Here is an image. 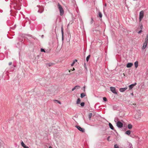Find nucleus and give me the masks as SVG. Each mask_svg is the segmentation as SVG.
Returning a JSON list of instances; mask_svg holds the SVG:
<instances>
[{"instance_id":"09e8293b","label":"nucleus","mask_w":148,"mask_h":148,"mask_svg":"<svg viewBox=\"0 0 148 148\" xmlns=\"http://www.w3.org/2000/svg\"><path fill=\"white\" fill-rule=\"evenodd\" d=\"M77 115H76V116H76V117H77Z\"/></svg>"},{"instance_id":"cd10ccee","label":"nucleus","mask_w":148,"mask_h":148,"mask_svg":"<svg viewBox=\"0 0 148 148\" xmlns=\"http://www.w3.org/2000/svg\"><path fill=\"white\" fill-rule=\"evenodd\" d=\"M54 101H56L57 103H58L60 104H61V103L60 102V101H59L55 100H54Z\"/></svg>"},{"instance_id":"5701e85b","label":"nucleus","mask_w":148,"mask_h":148,"mask_svg":"<svg viewBox=\"0 0 148 148\" xmlns=\"http://www.w3.org/2000/svg\"><path fill=\"white\" fill-rule=\"evenodd\" d=\"M85 96V94L84 93H82L81 94L80 97L81 98H83Z\"/></svg>"},{"instance_id":"6ab92c4d","label":"nucleus","mask_w":148,"mask_h":148,"mask_svg":"<svg viewBox=\"0 0 148 148\" xmlns=\"http://www.w3.org/2000/svg\"><path fill=\"white\" fill-rule=\"evenodd\" d=\"M92 114L91 113H90L88 115V117L90 119L91 117L92 116Z\"/></svg>"},{"instance_id":"f03ea898","label":"nucleus","mask_w":148,"mask_h":148,"mask_svg":"<svg viewBox=\"0 0 148 148\" xmlns=\"http://www.w3.org/2000/svg\"><path fill=\"white\" fill-rule=\"evenodd\" d=\"M58 7L60 12V16H62L64 13V11L60 3H58Z\"/></svg>"},{"instance_id":"6e6552de","label":"nucleus","mask_w":148,"mask_h":148,"mask_svg":"<svg viewBox=\"0 0 148 148\" xmlns=\"http://www.w3.org/2000/svg\"><path fill=\"white\" fill-rule=\"evenodd\" d=\"M75 127L81 132H85L84 129L81 128L79 126H75Z\"/></svg>"},{"instance_id":"58836bf2","label":"nucleus","mask_w":148,"mask_h":148,"mask_svg":"<svg viewBox=\"0 0 148 148\" xmlns=\"http://www.w3.org/2000/svg\"><path fill=\"white\" fill-rule=\"evenodd\" d=\"M129 146L130 147V148H131V147L132 146V145L131 143H130L129 144Z\"/></svg>"},{"instance_id":"79ce46f5","label":"nucleus","mask_w":148,"mask_h":148,"mask_svg":"<svg viewBox=\"0 0 148 148\" xmlns=\"http://www.w3.org/2000/svg\"><path fill=\"white\" fill-rule=\"evenodd\" d=\"M131 95H132V96H133L134 94H133V93H132L131 94Z\"/></svg>"},{"instance_id":"a19ab883","label":"nucleus","mask_w":148,"mask_h":148,"mask_svg":"<svg viewBox=\"0 0 148 148\" xmlns=\"http://www.w3.org/2000/svg\"><path fill=\"white\" fill-rule=\"evenodd\" d=\"M110 138V136H108V137L107 138V140H109V138Z\"/></svg>"},{"instance_id":"4c0bfd02","label":"nucleus","mask_w":148,"mask_h":148,"mask_svg":"<svg viewBox=\"0 0 148 148\" xmlns=\"http://www.w3.org/2000/svg\"><path fill=\"white\" fill-rule=\"evenodd\" d=\"M93 23V20L92 18H91V21L90 22L91 24H92Z\"/></svg>"},{"instance_id":"4be33fe9","label":"nucleus","mask_w":148,"mask_h":148,"mask_svg":"<svg viewBox=\"0 0 148 148\" xmlns=\"http://www.w3.org/2000/svg\"><path fill=\"white\" fill-rule=\"evenodd\" d=\"M81 100L79 98H78L77 100L76 103L77 104H79L80 103Z\"/></svg>"},{"instance_id":"37998d69","label":"nucleus","mask_w":148,"mask_h":148,"mask_svg":"<svg viewBox=\"0 0 148 148\" xmlns=\"http://www.w3.org/2000/svg\"><path fill=\"white\" fill-rule=\"evenodd\" d=\"M49 148H52V147L51 146H49Z\"/></svg>"},{"instance_id":"2eb2a0df","label":"nucleus","mask_w":148,"mask_h":148,"mask_svg":"<svg viewBox=\"0 0 148 148\" xmlns=\"http://www.w3.org/2000/svg\"><path fill=\"white\" fill-rule=\"evenodd\" d=\"M80 88V86H75L72 89V91H73L75 89H79Z\"/></svg>"},{"instance_id":"b1692460","label":"nucleus","mask_w":148,"mask_h":148,"mask_svg":"<svg viewBox=\"0 0 148 148\" xmlns=\"http://www.w3.org/2000/svg\"><path fill=\"white\" fill-rule=\"evenodd\" d=\"M99 16L100 18H101L102 16V13L100 12H99Z\"/></svg>"},{"instance_id":"9d476101","label":"nucleus","mask_w":148,"mask_h":148,"mask_svg":"<svg viewBox=\"0 0 148 148\" xmlns=\"http://www.w3.org/2000/svg\"><path fill=\"white\" fill-rule=\"evenodd\" d=\"M136 83L135 82L133 84H131L129 86L130 89V90L132 89L133 88V87H134L135 86H136Z\"/></svg>"},{"instance_id":"c756f323","label":"nucleus","mask_w":148,"mask_h":148,"mask_svg":"<svg viewBox=\"0 0 148 148\" xmlns=\"http://www.w3.org/2000/svg\"><path fill=\"white\" fill-rule=\"evenodd\" d=\"M114 148H119V146L117 144H115L114 145Z\"/></svg>"},{"instance_id":"72a5a7b5","label":"nucleus","mask_w":148,"mask_h":148,"mask_svg":"<svg viewBox=\"0 0 148 148\" xmlns=\"http://www.w3.org/2000/svg\"><path fill=\"white\" fill-rule=\"evenodd\" d=\"M41 52H45V50H44V49H42V48H41Z\"/></svg>"},{"instance_id":"412c9836","label":"nucleus","mask_w":148,"mask_h":148,"mask_svg":"<svg viewBox=\"0 0 148 148\" xmlns=\"http://www.w3.org/2000/svg\"><path fill=\"white\" fill-rule=\"evenodd\" d=\"M90 55H89L86 58V60L87 62H88V61L89 60L90 58Z\"/></svg>"},{"instance_id":"f3484780","label":"nucleus","mask_w":148,"mask_h":148,"mask_svg":"<svg viewBox=\"0 0 148 148\" xmlns=\"http://www.w3.org/2000/svg\"><path fill=\"white\" fill-rule=\"evenodd\" d=\"M131 133L130 130H127L125 132V134L128 135H129Z\"/></svg>"},{"instance_id":"7ed1b4c3","label":"nucleus","mask_w":148,"mask_h":148,"mask_svg":"<svg viewBox=\"0 0 148 148\" xmlns=\"http://www.w3.org/2000/svg\"><path fill=\"white\" fill-rule=\"evenodd\" d=\"M16 67V65L13 64L11 66H10L8 69H6L8 73L13 72L14 70Z\"/></svg>"},{"instance_id":"bb28decb","label":"nucleus","mask_w":148,"mask_h":148,"mask_svg":"<svg viewBox=\"0 0 148 148\" xmlns=\"http://www.w3.org/2000/svg\"><path fill=\"white\" fill-rule=\"evenodd\" d=\"M84 104H85L84 103V102H82V103H80V105H81V106L83 107V106H84Z\"/></svg>"},{"instance_id":"0eeeda50","label":"nucleus","mask_w":148,"mask_h":148,"mask_svg":"<svg viewBox=\"0 0 148 148\" xmlns=\"http://www.w3.org/2000/svg\"><path fill=\"white\" fill-rule=\"evenodd\" d=\"M116 125L119 128H121L123 127V124L120 121H118L116 123Z\"/></svg>"},{"instance_id":"c85d7f7f","label":"nucleus","mask_w":148,"mask_h":148,"mask_svg":"<svg viewBox=\"0 0 148 148\" xmlns=\"http://www.w3.org/2000/svg\"><path fill=\"white\" fill-rule=\"evenodd\" d=\"M103 100L104 101H107V98L106 97H103Z\"/></svg>"},{"instance_id":"39448f33","label":"nucleus","mask_w":148,"mask_h":148,"mask_svg":"<svg viewBox=\"0 0 148 148\" xmlns=\"http://www.w3.org/2000/svg\"><path fill=\"white\" fill-rule=\"evenodd\" d=\"M18 40L19 41H21V43L18 42L17 44L16 47L19 48H20V46L21 45L22 42H23V39L20 40V38H18Z\"/></svg>"},{"instance_id":"ea45409f","label":"nucleus","mask_w":148,"mask_h":148,"mask_svg":"<svg viewBox=\"0 0 148 148\" xmlns=\"http://www.w3.org/2000/svg\"><path fill=\"white\" fill-rule=\"evenodd\" d=\"M23 147L24 148H29V147L28 146H26V145L24 146Z\"/></svg>"},{"instance_id":"f257e3e1","label":"nucleus","mask_w":148,"mask_h":148,"mask_svg":"<svg viewBox=\"0 0 148 148\" xmlns=\"http://www.w3.org/2000/svg\"><path fill=\"white\" fill-rule=\"evenodd\" d=\"M148 42V34H147L146 37L145 39V41L143 43V45L142 47V49H145L146 47L147 43Z\"/></svg>"},{"instance_id":"7c9ffc66","label":"nucleus","mask_w":148,"mask_h":148,"mask_svg":"<svg viewBox=\"0 0 148 148\" xmlns=\"http://www.w3.org/2000/svg\"><path fill=\"white\" fill-rule=\"evenodd\" d=\"M17 6V3H15L14 4L13 7L15 9H16V8H15V6Z\"/></svg>"},{"instance_id":"a211bd4d","label":"nucleus","mask_w":148,"mask_h":148,"mask_svg":"<svg viewBox=\"0 0 148 148\" xmlns=\"http://www.w3.org/2000/svg\"><path fill=\"white\" fill-rule=\"evenodd\" d=\"M132 125L131 124H129L128 125V127L129 129H132Z\"/></svg>"},{"instance_id":"20e7f679","label":"nucleus","mask_w":148,"mask_h":148,"mask_svg":"<svg viewBox=\"0 0 148 148\" xmlns=\"http://www.w3.org/2000/svg\"><path fill=\"white\" fill-rule=\"evenodd\" d=\"M144 12L143 11H141L139 13V21H140L143 18L144 16Z\"/></svg>"},{"instance_id":"e433bc0d","label":"nucleus","mask_w":148,"mask_h":148,"mask_svg":"<svg viewBox=\"0 0 148 148\" xmlns=\"http://www.w3.org/2000/svg\"><path fill=\"white\" fill-rule=\"evenodd\" d=\"M142 32V30H140V31H139L138 32V34H140V33H141Z\"/></svg>"},{"instance_id":"de8ad7c7","label":"nucleus","mask_w":148,"mask_h":148,"mask_svg":"<svg viewBox=\"0 0 148 148\" xmlns=\"http://www.w3.org/2000/svg\"><path fill=\"white\" fill-rule=\"evenodd\" d=\"M43 35H42V37H43Z\"/></svg>"},{"instance_id":"a18cd8bd","label":"nucleus","mask_w":148,"mask_h":148,"mask_svg":"<svg viewBox=\"0 0 148 148\" xmlns=\"http://www.w3.org/2000/svg\"><path fill=\"white\" fill-rule=\"evenodd\" d=\"M84 88L85 89V86H84Z\"/></svg>"},{"instance_id":"2f4dec72","label":"nucleus","mask_w":148,"mask_h":148,"mask_svg":"<svg viewBox=\"0 0 148 148\" xmlns=\"http://www.w3.org/2000/svg\"><path fill=\"white\" fill-rule=\"evenodd\" d=\"M140 118V116H138V117H137V115H136L135 116V118L136 119H139V118Z\"/></svg>"},{"instance_id":"aec40b11","label":"nucleus","mask_w":148,"mask_h":148,"mask_svg":"<svg viewBox=\"0 0 148 148\" xmlns=\"http://www.w3.org/2000/svg\"><path fill=\"white\" fill-rule=\"evenodd\" d=\"M77 61V60L76 59H75L74 60V61H73L72 63L71 64V66H73V65H74V64H75V62H76Z\"/></svg>"},{"instance_id":"c03bdc74","label":"nucleus","mask_w":148,"mask_h":148,"mask_svg":"<svg viewBox=\"0 0 148 148\" xmlns=\"http://www.w3.org/2000/svg\"><path fill=\"white\" fill-rule=\"evenodd\" d=\"M29 36H30V37H32V35H29Z\"/></svg>"},{"instance_id":"393cba45","label":"nucleus","mask_w":148,"mask_h":148,"mask_svg":"<svg viewBox=\"0 0 148 148\" xmlns=\"http://www.w3.org/2000/svg\"><path fill=\"white\" fill-rule=\"evenodd\" d=\"M21 144L22 146V147H23L25 145L24 144V143L23 141H22L21 142Z\"/></svg>"},{"instance_id":"f8f14e48","label":"nucleus","mask_w":148,"mask_h":148,"mask_svg":"<svg viewBox=\"0 0 148 148\" xmlns=\"http://www.w3.org/2000/svg\"><path fill=\"white\" fill-rule=\"evenodd\" d=\"M133 65V64L132 63H128L127 65V68H130L131 67L132 65Z\"/></svg>"},{"instance_id":"49530a36","label":"nucleus","mask_w":148,"mask_h":148,"mask_svg":"<svg viewBox=\"0 0 148 148\" xmlns=\"http://www.w3.org/2000/svg\"><path fill=\"white\" fill-rule=\"evenodd\" d=\"M14 26H15V27H16V25H15Z\"/></svg>"},{"instance_id":"dca6fc26","label":"nucleus","mask_w":148,"mask_h":148,"mask_svg":"<svg viewBox=\"0 0 148 148\" xmlns=\"http://www.w3.org/2000/svg\"><path fill=\"white\" fill-rule=\"evenodd\" d=\"M134 66L136 68H137L138 66V62L136 61L134 62Z\"/></svg>"},{"instance_id":"9b49d317","label":"nucleus","mask_w":148,"mask_h":148,"mask_svg":"<svg viewBox=\"0 0 148 148\" xmlns=\"http://www.w3.org/2000/svg\"><path fill=\"white\" fill-rule=\"evenodd\" d=\"M61 32H62V40L63 41V40H64V32L63 31V27L62 26L61 27Z\"/></svg>"},{"instance_id":"f704fd0d","label":"nucleus","mask_w":148,"mask_h":148,"mask_svg":"<svg viewBox=\"0 0 148 148\" xmlns=\"http://www.w3.org/2000/svg\"><path fill=\"white\" fill-rule=\"evenodd\" d=\"M12 62H9L8 63V65H9V66H11V65H12Z\"/></svg>"},{"instance_id":"473e14b6","label":"nucleus","mask_w":148,"mask_h":148,"mask_svg":"<svg viewBox=\"0 0 148 148\" xmlns=\"http://www.w3.org/2000/svg\"><path fill=\"white\" fill-rule=\"evenodd\" d=\"M118 120V119L117 118H114V121L115 122H116Z\"/></svg>"},{"instance_id":"1a4fd4ad","label":"nucleus","mask_w":148,"mask_h":148,"mask_svg":"<svg viewBox=\"0 0 148 148\" xmlns=\"http://www.w3.org/2000/svg\"><path fill=\"white\" fill-rule=\"evenodd\" d=\"M110 90L113 93L115 94H117V93L116 91L115 88V87H111Z\"/></svg>"},{"instance_id":"c9c22d12","label":"nucleus","mask_w":148,"mask_h":148,"mask_svg":"<svg viewBox=\"0 0 148 148\" xmlns=\"http://www.w3.org/2000/svg\"><path fill=\"white\" fill-rule=\"evenodd\" d=\"M140 28L141 29V30L142 29H143V25H141L140 26Z\"/></svg>"},{"instance_id":"ddd939ff","label":"nucleus","mask_w":148,"mask_h":148,"mask_svg":"<svg viewBox=\"0 0 148 148\" xmlns=\"http://www.w3.org/2000/svg\"><path fill=\"white\" fill-rule=\"evenodd\" d=\"M127 89V87L124 88H121L120 89L119 91L121 92H123L125 91Z\"/></svg>"},{"instance_id":"423d86ee","label":"nucleus","mask_w":148,"mask_h":148,"mask_svg":"<svg viewBox=\"0 0 148 148\" xmlns=\"http://www.w3.org/2000/svg\"><path fill=\"white\" fill-rule=\"evenodd\" d=\"M37 6L39 8V10H38V12L40 13H42L44 11V8L40 6V5H37Z\"/></svg>"},{"instance_id":"4468645a","label":"nucleus","mask_w":148,"mask_h":148,"mask_svg":"<svg viewBox=\"0 0 148 148\" xmlns=\"http://www.w3.org/2000/svg\"><path fill=\"white\" fill-rule=\"evenodd\" d=\"M109 127L111 130H114V127L111 123H109Z\"/></svg>"},{"instance_id":"a878e982","label":"nucleus","mask_w":148,"mask_h":148,"mask_svg":"<svg viewBox=\"0 0 148 148\" xmlns=\"http://www.w3.org/2000/svg\"><path fill=\"white\" fill-rule=\"evenodd\" d=\"M47 65H48L49 66H50L53 65V63H48L47 64Z\"/></svg>"}]
</instances>
